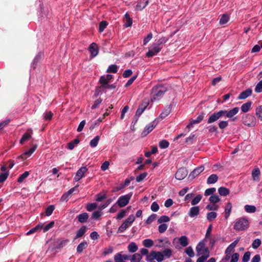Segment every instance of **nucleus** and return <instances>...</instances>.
<instances>
[{
	"instance_id": "f257e3e1",
	"label": "nucleus",
	"mask_w": 262,
	"mask_h": 262,
	"mask_svg": "<svg viewBox=\"0 0 262 262\" xmlns=\"http://www.w3.org/2000/svg\"><path fill=\"white\" fill-rule=\"evenodd\" d=\"M249 227V222L245 217L237 219L234 225V229L236 231L245 230Z\"/></svg>"
},
{
	"instance_id": "f03ea898",
	"label": "nucleus",
	"mask_w": 262,
	"mask_h": 262,
	"mask_svg": "<svg viewBox=\"0 0 262 262\" xmlns=\"http://www.w3.org/2000/svg\"><path fill=\"white\" fill-rule=\"evenodd\" d=\"M167 90L166 88L161 85L156 86L153 88L151 91V93L153 95L151 101H153V100L159 99L161 98Z\"/></svg>"
},
{
	"instance_id": "7ed1b4c3",
	"label": "nucleus",
	"mask_w": 262,
	"mask_h": 262,
	"mask_svg": "<svg viewBox=\"0 0 262 262\" xmlns=\"http://www.w3.org/2000/svg\"><path fill=\"white\" fill-rule=\"evenodd\" d=\"M135 217L134 215H129L127 219L119 227L117 233H122L128 228L134 222Z\"/></svg>"
},
{
	"instance_id": "20e7f679",
	"label": "nucleus",
	"mask_w": 262,
	"mask_h": 262,
	"mask_svg": "<svg viewBox=\"0 0 262 262\" xmlns=\"http://www.w3.org/2000/svg\"><path fill=\"white\" fill-rule=\"evenodd\" d=\"M223 116H225L232 121H235L236 117H233L239 111V108L235 107L229 111L221 110Z\"/></svg>"
},
{
	"instance_id": "39448f33",
	"label": "nucleus",
	"mask_w": 262,
	"mask_h": 262,
	"mask_svg": "<svg viewBox=\"0 0 262 262\" xmlns=\"http://www.w3.org/2000/svg\"><path fill=\"white\" fill-rule=\"evenodd\" d=\"M132 195L133 193L130 192L126 195L120 196L117 201V204L120 207H123L125 206L128 204Z\"/></svg>"
},
{
	"instance_id": "423d86ee",
	"label": "nucleus",
	"mask_w": 262,
	"mask_h": 262,
	"mask_svg": "<svg viewBox=\"0 0 262 262\" xmlns=\"http://www.w3.org/2000/svg\"><path fill=\"white\" fill-rule=\"evenodd\" d=\"M243 123L248 126L253 127L256 124L255 118L250 114H247L245 117H243Z\"/></svg>"
},
{
	"instance_id": "0eeeda50",
	"label": "nucleus",
	"mask_w": 262,
	"mask_h": 262,
	"mask_svg": "<svg viewBox=\"0 0 262 262\" xmlns=\"http://www.w3.org/2000/svg\"><path fill=\"white\" fill-rule=\"evenodd\" d=\"M68 239H58L54 243V246L52 248V250L55 249H62L68 242Z\"/></svg>"
},
{
	"instance_id": "6e6552de",
	"label": "nucleus",
	"mask_w": 262,
	"mask_h": 262,
	"mask_svg": "<svg viewBox=\"0 0 262 262\" xmlns=\"http://www.w3.org/2000/svg\"><path fill=\"white\" fill-rule=\"evenodd\" d=\"M223 116L221 110L214 112L213 114H211L208 118L207 120L208 124L212 123L217 120H218L221 117Z\"/></svg>"
},
{
	"instance_id": "1a4fd4ad",
	"label": "nucleus",
	"mask_w": 262,
	"mask_h": 262,
	"mask_svg": "<svg viewBox=\"0 0 262 262\" xmlns=\"http://www.w3.org/2000/svg\"><path fill=\"white\" fill-rule=\"evenodd\" d=\"M188 171L185 168H181L178 170L175 174V178L179 180H181L184 179L187 175Z\"/></svg>"
},
{
	"instance_id": "9d476101",
	"label": "nucleus",
	"mask_w": 262,
	"mask_h": 262,
	"mask_svg": "<svg viewBox=\"0 0 262 262\" xmlns=\"http://www.w3.org/2000/svg\"><path fill=\"white\" fill-rule=\"evenodd\" d=\"M149 104V102L148 101H143L139 106L138 108L137 109L135 117H139L142 113L144 111V110L146 108Z\"/></svg>"
},
{
	"instance_id": "9b49d317",
	"label": "nucleus",
	"mask_w": 262,
	"mask_h": 262,
	"mask_svg": "<svg viewBox=\"0 0 262 262\" xmlns=\"http://www.w3.org/2000/svg\"><path fill=\"white\" fill-rule=\"evenodd\" d=\"M204 115L203 113H202L196 119H191L190 123L187 125L186 127L190 128L193 126V124L200 123L203 120Z\"/></svg>"
},
{
	"instance_id": "f8f14e48",
	"label": "nucleus",
	"mask_w": 262,
	"mask_h": 262,
	"mask_svg": "<svg viewBox=\"0 0 262 262\" xmlns=\"http://www.w3.org/2000/svg\"><path fill=\"white\" fill-rule=\"evenodd\" d=\"M88 170V168L86 167H81L76 172V176L74 178V180L76 182H78L81 179L83 178L84 173Z\"/></svg>"
},
{
	"instance_id": "ddd939ff",
	"label": "nucleus",
	"mask_w": 262,
	"mask_h": 262,
	"mask_svg": "<svg viewBox=\"0 0 262 262\" xmlns=\"http://www.w3.org/2000/svg\"><path fill=\"white\" fill-rule=\"evenodd\" d=\"M204 170V167L201 166L194 169L189 175L188 178L192 180Z\"/></svg>"
},
{
	"instance_id": "4468645a",
	"label": "nucleus",
	"mask_w": 262,
	"mask_h": 262,
	"mask_svg": "<svg viewBox=\"0 0 262 262\" xmlns=\"http://www.w3.org/2000/svg\"><path fill=\"white\" fill-rule=\"evenodd\" d=\"M157 122H156V120L152 121L150 124L147 125L143 132L142 133V135L143 136H146L148 133H149L150 132H151L154 128L155 127V126L157 125Z\"/></svg>"
},
{
	"instance_id": "2eb2a0df",
	"label": "nucleus",
	"mask_w": 262,
	"mask_h": 262,
	"mask_svg": "<svg viewBox=\"0 0 262 262\" xmlns=\"http://www.w3.org/2000/svg\"><path fill=\"white\" fill-rule=\"evenodd\" d=\"M89 51L92 57H95L98 53V48L96 43L93 42L89 47Z\"/></svg>"
},
{
	"instance_id": "dca6fc26",
	"label": "nucleus",
	"mask_w": 262,
	"mask_h": 262,
	"mask_svg": "<svg viewBox=\"0 0 262 262\" xmlns=\"http://www.w3.org/2000/svg\"><path fill=\"white\" fill-rule=\"evenodd\" d=\"M200 213V208L198 206L192 207L190 208L188 214L191 217H194L199 215Z\"/></svg>"
},
{
	"instance_id": "f3484780",
	"label": "nucleus",
	"mask_w": 262,
	"mask_h": 262,
	"mask_svg": "<svg viewBox=\"0 0 262 262\" xmlns=\"http://www.w3.org/2000/svg\"><path fill=\"white\" fill-rule=\"evenodd\" d=\"M252 94V90L248 89L245 91L242 92L238 96V99H245Z\"/></svg>"
},
{
	"instance_id": "a211bd4d",
	"label": "nucleus",
	"mask_w": 262,
	"mask_h": 262,
	"mask_svg": "<svg viewBox=\"0 0 262 262\" xmlns=\"http://www.w3.org/2000/svg\"><path fill=\"white\" fill-rule=\"evenodd\" d=\"M148 3V0H140L138 4L136 5V10L141 11L146 6Z\"/></svg>"
},
{
	"instance_id": "6ab92c4d",
	"label": "nucleus",
	"mask_w": 262,
	"mask_h": 262,
	"mask_svg": "<svg viewBox=\"0 0 262 262\" xmlns=\"http://www.w3.org/2000/svg\"><path fill=\"white\" fill-rule=\"evenodd\" d=\"M205 245L203 242H200L196 247V255L197 256H200L201 255V252L203 251L207 248L205 247Z\"/></svg>"
},
{
	"instance_id": "aec40b11",
	"label": "nucleus",
	"mask_w": 262,
	"mask_h": 262,
	"mask_svg": "<svg viewBox=\"0 0 262 262\" xmlns=\"http://www.w3.org/2000/svg\"><path fill=\"white\" fill-rule=\"evenodd\" d=\"M86 231V227L85 226H82L77 231L76 235L74 237V239L75 240L79 237H82L85 234Z\"/></svg>"
},
{
	"instance_id": "412c9836",
	"label": "nucleus",
	"mask_w": 262,
	"mask_h": 262,
	"mask_svg": "<svg viewBox=\"0 0 262 262\" xmlns=\"http://www.w3.org/2000/svg\"><path fill=\"white\" fill-rule=\"evenodd\" d=\"M78 221L81 223H85L89 218V215L87 213H83L77 216Z\"/></svg>"
},
{
	"instance_id": "4be33fe9",
	"label": "nucleus",
	"mask_w": 262,
	"mask_h": 262,
	"mask_svg": "<svg viewBox=\"0 0 262 262\" xmlns=\"http://www.w3.org/2000/svg\"><path fill=\"white\" fill-rule=\"evenodd\" d=\"M124 21L125 23L124 26L125 27H130L132 25V19L130 17L127 13L125 14Z\"/></svg>"
},
{
	"instance_id": "5701e85b",
	"label": "nucleus",
	"mask_w": 262,
	"mask_h": 262,
	"mask_svg": "<svg viewBox=\"0 0 262 262\" xmlns=\"http://www.w3.org/2000/svg\"><path fill=\"white\" fill-rule=\"evenodd\" d=\"M28 132H29L30 134L25 133L20 140V143L23 144L25 141L29 140L31 137V134L32 133V129H28Z\"/></svg>"
},
{
	"instance_id": "b1692460",
	"label": "nucleus",
	"mask_w": 262,
	"mask_h": 262,
	"mask_svg": "<svg viewBox=\"0 0 262 262\" xmlns=\"http://www.w3.org/2000/svg\"><path fill=\"white\" fill-rule=\"evenodd\" d=\"M218 180V176L215 174L210 175L207 179V184H214L217 182Z\"/></svg>"
},
{
	"instance_id": "393cba45",
	"label": "nucleus",
	"mask_w": 262,
	"mask_h": 262,
	"mask_svg": "<svg viewBox=\"0 0 262 262\" xmlns=\"http://www.w3.org/2000/svg\"><path fill=\"white\" fill-rule=\"evenodd\" d=\"M170 112H171V107H170V105H169V106H167L164 110V111L161 113V114H160V118L161 119L165 118L166 116H167L170 113Z\"/></svg>"
},
{
	"instance_id": "a878e982",
	"label": "nucleus",
	"mask_w": 262,
	"mask_h": 262,
	"mask_svg": "<svg viewBox=\"0 0 262 262\" xmlns=\"http://www.w3.org/2000/svg\"><path fill=\"white\" fill-rule=\"evenodd\" d=\"M42 228H43V225H41V224H38V225H37L34 228H33L31 229V230H30L27 233V235H30L31 234H33V233H35L36 232H37L38 231L41 230Z\"/></svg>"
},
{
	"instance_id": "bb28decb",
	"label": "nucleus",
	"mask_w": 262,
	"mask_h": 262,
	"mask_svg": "<svg viewBox=\"0 0 262 262\" xmlns=\"http://www.w3.org/2000/svg\"><path fill=\"white\" fill-rule=\"evenodd\" d=\"M178 240L182 247H186L188 245V239L186 236H181Z\"/></svg>"
},
{
	"instance_id": "cd10ccee",
	"label": "nucleus",
	"mask_w": 262,
	"mask_h": 262,
	"mask_svg": "<svg viewBox=\"0 0 262 262\" xmlns=\"http://www.w3.org/2000/svg\"><path fill=\"white\" fill-rule=\"evenodd\" d=\"M231 209H232V204L230 202H228L226 206L225 210V217L226 219H227L230 216Z\"/></svg>"
},
{
	"instance_id": "c85d7f7f",
	"label": "nucleus",
	"mask_w": 262,
	"mask_h": 262,
	"mask_svg": "<svg viewBox=\"0 0 262 262\" xmlns=\"http://www.w3.org/2000/svg\"><path fill=\"white\" fill-rule=\"evenodd\" d=\"M218 191L219 194L222 196H227L229 194V190L224 187H221L219 188Z\"/></svg>"
},
{
	"instance_id": "c756f323",
	"label": "nucleus",
	"mask_w": 262,
	"mask_h": 262,
	"mask_svg": "<svg viewBox=\"0 0 262 262\" xmlns=\"http://www.w3.org/2000/svg\"><path fill=\"white\" fill-rule=\"evenodd\" d=\"M251 102L249 101L243 104L241 106V110L244 113L248 112L251 108Z\"/></svg>"
},
{
	"instance_id": "7c9ffc66",
	"label": "nucleus",
	"mask_w": 262,
	"mask_h": 262,
	"mask_svg": "<svg viewBox=\"0 0 262 262\" xmlns=\"http://www.w3.org/2000/svg\"><path fill=\"white\" fill-rule=\"evenodd\" d=\"M88 246V243L86 242H83L79 244L77 247V252L80 253L86 247Z\"/></svg>"
},
{
	"instance_id": "2f4dec72",
	"label": "nucleus",
	"mask_w": 262,
	"mask_h": 262,
	"mask_svg": "<svg viewBox=\"0 0 262 262\" xmlns=\"http://www.w3.org/2000/svg\"><path fill=\"white\" fill-rule=\"evenodd\" d=\"M169 39V38H166L165 37H162L160 38L157 42H155L154 44L158 47H161V46L163 44L165 43Z\"/></svg>"
},
{
	"instance_id": "473e14b6",
	"label": "nucleus",
	"mask_w": 262,
	"mask_h": 262,
	"mask_svg": "<svg viewBox=\"0 0 262 262\" xmlns=\"http://www.w3.org/2000/svg\"><path fill=\"white\" fill-rule=\"evenodd\" d=\"M99 82L101 84V86L99 88V89H106L107 84L108 83V81L106 80L105 76H102L100 77L99 79Z\"/></svg>"
},
{
	"instance_id": "72a5a7b5",
	"label": "nucleus",
	"mask_w": 262,
	"mask_h": 262,
	"mask_svg": "<svg viewBox=\"0 0 262 262\" xmlns=\"http://www.w3.org/2000/svg\"><path fill=\"white\" fill-rule=\"evenodd\" d=\"M128 250L130 252H135L138 250V246L134 242H132L128 246Z\"/></svg>"
},
{
	"instance_id": "f704fd0d",
	"label": "nucleus",
	"mask_w": 262,
	"mask_h": 262,
	"mask_svg": "<svg viewBox=\"0 0 262 262\" xmlns=\"http://www.w3.org/2000/svg\"><path fill=\"white\" fill-rule=\"evenodd\" d=\"M157 254V251H151L149 254L146 256V260L148 261H151L154 260Z\"/></svg>"
},
{
	"instance_id": "c9c22d12",
	"label": "nucleus",
	"mask_w": 262,
	"mask_h": 262,
	"mask_svg": "<svg viewBox=\"0 0 262 262\" xmlns=\"http://www.w3.org/2000/svg\"><path fill=\"white\" fill-rule=\"evenodd\" d=\"M157 254V251H151L149 254L146 256V260L148 261H151L154 260Z\"/></svg>"
},
{
	"instance_id": "e433bc0d",
	"label": "nucleus",
	"mask_w": 262,
	"mask_h": 262,
	"mask_svg": "<svg viewBox=\"0 0 262 262\" xmlns=\"http://www.w3.org/2000/svg\"><path fill=\"white\" fill-rule=\"evenodd\" d=\"M142 257L139 253H135L130 259L131 262H139L142 259Z\"/></svg>"
},
{
	"instance_id": "4c0bfd02",
	"label": "nucleus",
	"mask_w": 262,
	"mask_h": 262,
	"mask_svg": "<svg viewBox=\"0 0 262 262\" xmlns=\"http://www.w3.org/2000/svg\"><path fill=\"white\" fill-rule=\"evenodd\" d=\"M99 140L100 137L99 136H96L94 139L91 140L90 142V146L92 147H96L98 145Z\"/></svg>"
},
{
	"instance_id": "58836bf2",
	"label": "nucleus",
	"mask_w": 262,
	"mask_h": 262,
	"mask_svg": "<svg viewBox=\"0 0 262 262\" xmlns=\"http://www.w3.org/2000/svg\"><path fill=\"white\" fill-rule=\"evenodd\" d=\"M209 201L213 204H215L220 201V198L216 194L212 195L209 199Z\"/></svg>"
},
{
	"instance_id": "ea45409f",
	"label": "nucleus",
	"mask_w": 262,
	"mask_h": 262,
	"mask_svg": "<svg viewBox=\"0 0 262 262\" xmlns=\"http://www.w3.org/2000/svg\"><path fill=\"white\" fill-rule=\"evenodd\" d=\"M229 19V17L228 15H227L226 14H223L220 19V24L221 25L225 24L228 21Z\"/></svg>"
},
{
	"instance_id": "a19ab883",
	"label": "nucleus",
	"mask_w": 262,
	"mask_h": 262,
	"mask_svg": "<svg viewBox=\"0 0 262 262\" xmlns=\"http://www.w3.org/2000/svg\"><path fill=\"white\" fill-rule=\"evenodd\" d=\"M245 209L247 212L249 213H253L256 211V207L252 205H246L245 206Z\"/></svg>"
},
{
	"instance_id": "79ce46f5",
	"label": "nucleus",
	"mask_w": 262,
	"mask_h": 262,
	"mask_svg": "<svg viewBox=\"0 0 262 262\" xmlns=\"http://www.w3.org/2000/svg\"><path fill=\"white\" fill-rule=\"evenodd\" d=\"M216 216L217 214L215 212H210L207 214V219L210 222L215 219L216 217Z\"/></svg>"
},
{
	"instance_id": "37998d69",
	"label": "nucleus",
	"mask_w": 262,
	"mask_h": 262,
	"mask_svg": "<svg viewBox=\"0 0 262 262\" xmlns=\"http://www.w3.org/2000/svg\"><path fill=\"white\" fill-rule=\"evenodd\" d=\"M29 175V171H25L24 172L20 177L18 178L17 180V182L19 183H22L24 180Z\"/></svg>"
},
{
	"instance_id": "c03bdc74",
	"label": "nucleus",
	"mask_w": 262,
	"mask_h": 262,
	"mask_svg": "<svg viewBox=\"0 0 262 262\" xmlns=\"http://www.w3.org/2000/svg\"><path fill=\"white\" fill-rule=\"evenodd\" d=\"M143 245L147 248L151 247L153 244V241L150 239H146L143 242Z\"/></svg>"
},
{
	"instance_id": "a18cd8bd",
	"label": "nucleus",
	"mask_w": 262,
	"mask_h": 262,
	"mask_svg": "<svg viewBox=\"0 0 262 262\" xmlns=\"http://www.w3.org/2000/svg\"><path fill=\"white\" fill-rule=\"evenodd\" d=\"M202 196L201 194L197 195L191 201V203L192 205H195L198 204L201 200Z\"/></svg>"
},
{
	"instance_id": "49530a36",
	"label": "nucleus",
	"mask_w": 262,
	"mask_h": 262,
	"mask_svg": "<svg viewBox=\"0 0 262 262\" xmlns=\"http://www.w3.org/2000/svg\"><path fill=\"white\" fill-rule=\"evenodd\" d=\"M98 205L96 203L88 204L86 206V209L89 211H91L96 209Z\"/></svg>"
},
{
	"instance_id": "de8ad7c7",
	"label": "nucleus",
	"mask_w": 262,
	"mask_h": 262,
	"mask_svg": "<svg viewBox=\"0 0 262 262\" xmlns=\"http://www.w3.org/2000/svg\"><path fill=\"white\" fill-rule=\"evenodd\" d=\"M107 26V23L106 21H102L99 24V31L100 32H102L105 28Z\"/></svg>"
},
{
	"instance_id": "09e8293b",
	"label": "nucleus",
	"mask_w": 262,
	"mask_h": 262,
	"mask_svg": "<svg viewBox=\"0 0 262 262\" xmlns=\"http://www.w3.org/2000/svg\"><path fill=\"white\" fill-rule=\"evenodd\" d=\"M107 72L116 73L117 72V66L115 64L111 65L107 70Z\"/></svg>"
},
{
	"instance_id": "8fccbe9b",
	"label": "nucleus",
	"mask_w": 262,
	"mask_h": 262,
	"mask_svg": "<svg viewBox=\"0 0 262 262\" xmlns=\"http://www.w3.org/2000/svg\"><path fill=\"white\" fill-rule=\"evenodd\" d=\"M155 259L157 260L158 262H161L164 259V255L161 252L158 251L157 252Z\"/></svg>"
},
{
	"instance_id": "3c124183",
	"label": "nucleus",
	"mask_w": 262,
	"mask_h": 262,
	"mask_svg": "<svg viewBox=\"0 0 262 262\" xmlns=\"http://www.w3.org/2000/svg\"><path fill=\"white\" fill-rule=\"evenodd\" d=\"M169 217L166 215L161 216L158 220V222L160 224L165 222H168L169 221Z\"/></svg>"
},
{
	"instance_id": "603ef678",
	"label": "nucleus",
	"mask_w": 262,
	"mask_h": 262,
	"mask_svg": "<svg viewBox=\"0 0 262 262\" xmlns=\"http://www.w3.org/2000/svg\"><path fill=\"white\" fill-rule=\"evenodd\" d=\"M9 171H6L4 173L0 174V183L4 182L8 178L9 176Z\"/></svg>"
},
{
	"instance_id": "864d4df0",
	"label": "nucleus",
	"mask_w": 262,
	"mask_h": 262,
	"mask_svg": "<svg viewBox=\"0 0 262 262\" xmlns=\"http://www.w3.org/2000/svg\"><path fill=\"white\" fill-rule=\"evenodd\" d=\"M256 115L262 121V105L256 108Z\"/></svg>"
},
{
	"instance_id": "5fc2aeb1",
	"label": "nucleus",
	"mask_w": 262,
	"mask_h": 262,
	"mask_svg": "<svg viewBox=\"0 0 262 262\" xmlns=\"http://www.w3.org/2000/svg\"><path fill=\"white\" fill-rule=\"evenodd\" d=\"M261 245V241L259 239H255L252 244V248L256 249L258 248Z\"/></svg>"
},
{
	"instance_id": "6e6d98bb",
	"label": "nucleus",
	"mask_w": 262,
	"mask_h": 262,
	"mask_svg": "<svg viewBox=\"0 0 262 262\" xmlns=\"http://www.w3.org/2000/svg\"><path fill=\"white\" fill-rule=\"evenodd\" d=\"M33 153V152L31 150V149H30V150H29L25 152L23 155L19 156L18 158L22 159L24 160L26 159V157L25 158V156H26L27 157H30Z\"/></svg>"
},
{
	"instance_id": "4d7b16f0",
	"label": "nucleus",
	"mask_w": 262,
	"mask_h": 262,
	"mask_svg": "<svg viewBox=\"0 0 262 262\" xmlns=\"http://www.w3.org/2000/svg\"><path fill=\"white\" fill-rule=\"evenodd\" d=\"M252 174L253 179L254 180L257 179L259 175L260 174V170H259V169L258 168L254 169L252 171Z\"/></svg>"
},
{
	"instance_id": "13d9d810",
	"label": "nucleus",
	"mask_w": 262,
	"mask_h": 262,
	"mask_svg": "<svg viewBox=\"0 0 262 262\" xmlns=\"http://www.w3.org/2000/svg\"><path fill=\"white\" fill-rule=\"evenodd\" d=\"M54 210V206L53 205L49 206L46 210V214L47 216H50L53 213Z\"/></svg>"
},
{
	"instance_id": "bf43d9fd",
	"label": "nucleus",
	"mask_w": 262,
	"mask_h": 262,
	"mask_svg": "<svg viewBox=\"0 0 262 262\" xmlns=\"http://www.w3.org/2000/svg\"><path fill=\"white\" fill-rule=\"evenodd\" d=\"M147 176V172H143V173H141L139 176H138V177H136V181L137 182H141L145 178V177Z\"/></svg>"
},
{
	"instance_id": "052dcab7",
	"label": "nucleus",
	"mask_w": 262,
	"mask_h": 262,
	"mask_svg": "<svg viewBox=\"0 0 262 262\" xmlns=\"http://www.w3.org/2000/svg\"><path fill=\"white\" fill-rule=\"evenodd\" d=\"M169 144V142L165 140H163L159 142V146L161 148H166L168 147Z\"/></svg>"
},
{
	"instance_id": "680f3d73",
	"label": "nucleus",
	"mask_w": 262,
	"mask_h": 262,
	"mask_svg": "<svg viewBox=\"0 0 262 262\" xmlns=\"http://www.w3.org/2000/svg\"><path fill=\"white\" fill-rule=\"evenodd\" d=\"M167 227L166 224H161L158 227L159 232L161 233H164L167 230Z\"/></svg>"
},
{
	"instance_id": "e2e57ef3",
	"label": "nucleus",
	"mask_w": 262,
	"mask_h": 262,
	"mask_svg": "<svg viewBox=\"0 0 262 262\" xmlns=\"http://www.w3.org/2000/svg\"><path fill=\"white\" fill-rule=\"evenodd\" d=\"M228 125V122L227 121H221L219 123V126L220 129H223Z\"/></svg>"
},
{
	"instance_id": "0e129e2a",
	"label": "nucleus",
	"mask_w": 262,
	"mask_h": 262,
	"mask_svg": "<svg viewBox=\"0 0 262 262\" xmlns=\"http://www.w3.org/2000/svg\"><path fill=\"white\" fill-rule=\"evenodd\" d=\"M251 253L249 251L246 252L245 253L243 258H242V261L243 262H248L250 257Z\"/></svg>"
},
{
	"instance_id": "69168bd1",
	"label": "nucleus",
	"mask_w": 262,
	"mask_h": 262,
	"mask_svg": "<svg viewBox=\"0 0 262 262\" xmlns=\"http://www.w3.org/2000/svg\"><path fill=\"white\" fill-rule=\"evenodd\" d=\"M157 217V215L155 214H152L151 215H150L146 221V223L147 224H151L156 219Z\"/></svg>"
},
{
	"instance_id": "338daca9",
	"label": "nucleus",
	"mask_w": 262,
	"mask_h": 262,
	"mask_svg": "<svg viewBox=\"0 0 262 262\" xmlns=\"http://www.w3.org/2000/svg\"><path fill=\"white\" fill-rule=\"evenodd\" d=\"M185 252L191 257H192L194 256V253L191 247H189L186 248Z\"/></svg>"
},
{
	"instance_id": "774afa93",
	"label": "nucleus",
	"mask_w": 262,
	"mask_h": 262,
	"mask_svg": "<svg viewBox=\"0 0 262 262\" xmlns=\"http://www.w3.org/2000/svg\"><path fill=\"white\" fill-rule=\"evenodd\" d=\"M255 91L257 93H260L262 92V80H260L256 85Z\"/></svg>"
}]
</instances>
